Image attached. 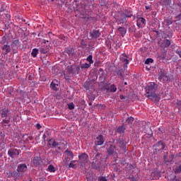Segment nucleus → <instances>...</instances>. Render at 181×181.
Listing matches in <instances>:
<instances>
[{
	"label": "nucleus",
	"instance_id": "obj_16",
	"mask_svg": "<svg viewBox=\"0 0 181 181\" xmlns=\"http://www.w3.org/2000/svg\"><path fill=\"white\" fill-rule=\"evenodd\" d=\"M168 54V52L166 50H163L161 52L160 54L158 55V59H160V60H166V55Z\"/></svg>",
	"mask_w": 181,
	"mask_h": 181
},
{
	"label": "nucleus",
	"instance_id": "obj_33",
	"mask_svg": "<svg viewBox=\"0 0 181 181\" xmlns=\"http://www.w3.org/2000/svg\"><path fill=\"white\" fill-rule=\"evenodd\" d=\"M56 86H59L58 84L54 83V82H52L50 84V87L54 91H57V87Z\"/></svg>",
	"mask_w": 181,
	"mask_h": 181
},
{
	"label": "nucleus",
	"instance_id": "obj_18",
	"mask_svg": "<svg viewBox=\"0 0 181 181\" xmlns=\"http://www.w3.org/2000/svg\"><path fill=\"white\" fill-rule=\"evenodd\" d=\"M0 114L2 118H6V117H8L9 110H8L6 107H5L4 109L0 111Z\"/></svg>",
	"mask_w": 181,
	"mask_h": 181
},
{
	"label": "nucleus",
	"instance_id": "obj_47",
	"mask_svg": "<svg viewBox=\"0 0 181 181\" xmlns=\"http://www.w3.org/2000/svg\"><path fill=\"white\" fill-rule=\"evenodd\" d=\"M149 63H153V59H152V58H148L146 60L145 64H149Z\"/></svg>",
	"mask_w": 181,
	"mask_h": 181
},
{
	"label": "nucleus",
	"instance_id": "obj_60",
	"mask_svg": "<svg viewBox=\"0 0 181 181\" xmlns=\"http://www.w3.org/2000/svg\"><path fill=\"white\" fill-rule=\"evenodd\" d=\"M177 156L178 158H181V152L178 153L177 154Z\"/></svg>",
	"mask_w": 181,
	"mask_h": 181
},
{
	"label": "nucleus",
	"instance_id": "obj_19",
	"mask_svg": "<svg viewBox=\"0 0 181 181\" xmlns=\"http://www.w3.org/2000/svg\"><path fill=\"white\" fill-rule=\"evenodd\" d=\"M66 70L69 74H76L75 65L68 66Z\"/></svg>",
	"mask_w": 181,
	"mask_h": 181
},
{
	"label": "nucleus",
	"instance_id": "obj_17",
	"mask_svg": "<svg viewBox=\"0 0 181 181\" xmlns=\"http://www.w3.org/2000/svg\"><path fill=\"white\" fill-rule=\"evenodd\" d=\"M125 129H127V128H125V126L121 125L117 128L116 131L118 134L122 135L125 133Z\"/></svg>",
	"mask_w": 181,
	"mask_h": 181
},
{
	"label": "nucleus",
	"instance_id": "obj_63",
	"mask_svg": "<svg viewBox=\"0 0 181 181\" xmlns=\"http://www.w3.org/2000/svg\"><path fill=\"white\" fill-rule=\"evenodd\" d=\"M175 181H181V179L180 178H177V179H175Z\"/></svg>",
	"mask_w": 181,
	"mask_h": 181
},
{
	"label": "nucleus",
	"instance_id": "obj_13",
	"mask_svg": "<svg viewBox=\"0 0 181 181\" xmlns=\"http://www.w3.org/2000/svg\"><path fill=\"white\" fill-rule=\"evenodd\" d=\"M96 145L100 146L104 144V136L102 134H100L97 138L95 141Z\"/></svg>",
	"mask_w": 181,
	"mask_h": 181
},
{
	"label": "nucleus",
	"instance_id": "obj_62",
	"mask_svg": "<svg viewBox=\"0 0 181 181\" xmlns=\"http://www.w3.org/2000/svg\"><path fill=\"white\" fill-rule=\"evenodd\" d=\"M120 163H122V165H125V163H125V160H122V161H120Z\"/></svg>",
	"mask_w": 181,
	"mask_h": 181
},
{
	"label": "nucleus",
	"instance_id": "obj_1",
	"mask_svg": "<svg viewBox=\"0 0 181 181\" xmlns=\"http://www.w3.org/2000/svg\"><path fill=\"white\" fill-rule=\"evenodd\" d=\"M158 84L155 83V82H151L147 86H146V97L156 103L160 101V96L155 93L158 90Z\"/></svg>",
	"mask_w": 181,
	"mask_h": 181
},
{
	"label": "nucleus",
	"instance_id": "obj_40",
	"mask_svg": "<svg viewBox=\"0 0 181 181\" xmlns=\"http://www.w3.org/2000/svg\"><path fill=\"white\" fill-rule=\"evenodd\" d=\"M134 117H129L127 119H126V122H127V124H132L134 122Z\"/></svg>",
	"mask_w": 181,
	"mask_h": 181
},
{
	"label": "nucleus",
	"instance_id": "obj_28",
	"mask_svg": "<svg viewBox=\"0 0 181 181\" xmlns=\"http://www.w3.org/2000/svg\"><path fill=\"white\" fill-rule=\"evenodd\" d=\"M169 155V152L164 153L163 155V160L165 163H169V158H168V156Z\"/></svg>",
	"mask_w": 181,
	"mask_h": 181
},
{
	"label": "nucleus",
	"instance_id": "obj_25",
	"mask_svg": "<svg viewBox=\"0 0 181 181\" xmlns=\"http://www.w3.org/2000/svg\"><path fill=\"white\" fill-rule=\"evenodd\" d=\"M9 122H11V116H8V119H4L1 122L2 125H4V127H7L8 124H9Z\"/></svg>",
	"mask_w": 181,
	"mask_h": 181
},
{
	"label": "nucleus",
	"instance_id": "obj_32",
	"mask_svg": "<svg viewBox=\"0 0 181 181\" xmlns=\"http://www.w3.org/2000/svg\"><path fill=\"white\" fill-rule=\"evenodd\" d=\"M38 52H39V49H33L31 52V56H33V57H36V56H37Z\"/></svg>",
	"mask_w": 181,
	"mask_h": 181
},
{
	"label": "nucleus",
	"instance_id": "obj_2",
	"mask_svg": "<svg viewBox=\"0 0 181 181\" xmlns=\"http://www.w3.org/2000/svg\"><path fill=\"white\" fill-rule=\"evenodd\" d=\"M153 148L156 153H158V152L162 153V151L166 150V143L160 140L158 141L156 144H154Z\"/></svg>",
	"mask_w": 181,
	"mask_h": 181
},
{
	"label": "nucleus",
	"instance_id": "obj_22",
	"mask_svg": "<svg viewBox=\"0 0 181 181\" xmlns=\"http://www.w3.org/2000/svg\"><path fill=\"white\" fill-rule=\"evenodd\" d=\"M2 50L5 51V54H8V53H11V45H8V44L4 45L1 47Z\"/></svg>",
	"mask_w": 181,
	"mask_h": 181
},
{
	"label": "nucleus",
	"instance_id": "obj_14",
	"mask_svg": "<svg viewBox=\"0 0 181 181\" xmlns=\"http://www.w3.org/2000/svg\"><path fill=\"white\" fill-rule=\"evenodd\" d=\"M117 21L118 22H120V23H125L127 22V17L125 14L124 13H119Z\"/></svg>",
	"mask_w": 181,
	"mask_h": 181
},
{
	"label": "nucleus",
	"instance_id": "obj_59",
	"mask_svg": "<svg viewBox=\"0 0 181 181\" xmlns=\"http://www.w3.org/2000/svg\"><path fill=\"white\" fill-rule=\"evenodd\" d=\"M120 100H124V98H125V96H124L123 95H120Z\"/></svg>",
	"mask_w": 181,
	"mask_h": 181
},
{
	"label": "nucleus",
	"instance_id": "obj_8",
	"mask_svg": "<svg viewBox=\"0 0 181 181\" xmlns=\"http://www.w3.org/2000/svg\"><path fill=\"white\" fill-rule=\"evenodd\" d=\"M83 87L86 90H94V81H86L83 84Z\"/></svg>",
	"mask_w": 181,
	"mask_h": 181
},
{
	"label": "nucleus",
	"instance_id": "obj_36",
	"mask_svg": "<svg viewBox=\"0 0 181 181\" xmlns=\"http://www.w3.org/2000/svg\"><path fill=\"white\" fill-rule=\"evenodd\" d=\"M91 66L90 64H83L81 65V69H90V66Z\"/></svg>",
	"mask_w": 181,
	"mask_h": 181
},
{
	"label": "nucleus",
	"instance_id": "obj_55",
	"mask_svg": "<svg viewBox=\"0 0 181 181\" xmlns=\"http://www.w3.org/2000/svg\"><path fill=\"white\" fill-rule=\"evenodd\" d=\"M114 172H117V173L119 175V169H118V168H115Z\"/></svg>",
	"mask_w": 181,
	"mask_h": 181
},
{
	"label": "nucleus",
	"instance_id": "obj_37",
	"mask_svg": "<svg viewBox=\"0 0 181 181\" xmlns=\"http://www.w3.org/2000/svg\"><path fill=\"white\" fill-rule=\"evenodd\" d=\"M5 141V133L0 132V142H4Z\"/></svg>",
	"mask_w": 181,
	"mask_h": 181
},
{
	"label": "nucleus",
	"instance_id": "obj_54",
	"mask_svg": "<svg viewBox=\"0 0 181 181\" xmlns=\"http://www.w3.org/2000/svg\"><path fill=\"white\" fill-rule=\"evenodd\" d=\"M36 128H37V129H40V128H42V125H40V124L37 123L36 124Z\"/></svg>",
	"mask_w": 181,
	"mask_h": 181
},
{
	"label": "nucleus",
	"instance_id": "obj_35",
	"mask_svg": "<svg viewBox=\"0 0 181 181\" xmlns=\"http://www.w3.org/2000/svg\"><path fill=\"white\" fill-rule=\"evenodd\" d=\"M69 162H70V158L69 157H65L63 163L64 166H67V165H69Z\"/></svg>",
	"mask_w": 181,
	"mask_h": 181
},
{
	"label": "nucleus",
	"instance_id": "obj_53",
	"mask_svg": "<svg viewBox=\"0 0 181 181\" xmlns=\"http://www.w3.org/2000/svg\"><path fill=\"white\" fill-rule=\"evenodd\" d=\"M76 73H78L80 71V66L75 65Z\"/></svg>",
	"mask_w": 181,
	"mask_h": 181
},
{
	"label": "nucleus",
	"instance_id": "obj_5",
	"mask_svg": "<svg viewBox=\"0 0 181 181\" xmlns=\"http://www.w3.org/2000/svg\"><path fill=\"white\" fill-rule=\"evenodd\" d=\"M115 144L120 148V149H124V151L127 149V142L121 139H117Z\"/></svg>",
	"mask_w": 181,
	"mask_h": 181
},
{
	"label": "nucleus",
	"instance_id": "obj_34",
	"mask_svg": "<svg viewBox=\"0 0 181 181\" xmlns=\"http://www.w3.org/2000/svg\"><path fill=\"white\" fill-rule=\"evenodd\" d=\"M122 62L124 63L125 66H124V69L127 67V64H129V60L127 59L126 58H120Z\"/></svg>",
	"mask_w": 181,
	"mask_h": 181
},
{
	"label": "nucleus",
	"instance_id": "obj_12",
	"mask_svg": "<svg viewBox=\"0 0 181 181\" xmlns=\"http://www.w3.org/2000/svg\"><path fill=\"white\" fill-rule=\"evenodd\" d=\"M94 160H95V162L101 163L103 162V160H104V158H103V153H97V154L95 156Z\"/></svg>",
	"mask_w": 181,
	"mask_h": 181
},
{
	"label": "nucleus",
	"instance_id": "obj_26",
	"mask_svg": "<svg viewBox=\"0 0 181 181\" xmlns=\"http://www.w3.org/2000/svg\"><path fill=\"white\" fill-rule=\"evenodd\" d=\"M123 13H124V16H126V18H132L134 15L131 13V11L125 10Z\"/></svg>",
	"mask_w": 181,
	"mask_h": 181
},
{
	"label": "nucleus",
	"instance_id": "obj_43",
	"mask_svg": "<svg viewBox=\"0 0 181 181\" xmlns=\"http://www.w3.org/2000/svg\"><path fill=\"white\" fill-rule=\"evenodd\" d=\"M129 32L130 33H134V32H136V29L135 28V26H132L129 28Z\"/></svg>",
	"mask_w": 181,
	"mask_h": 181
},
{
	"label": "nucleus",
	"instance_id": "obj_51",
	"mask_svg": "<svg viewBox=\"0 0 181 181\" xmlns=\"http://www.w3.org/2000/svg\"><path fill=\"white\" fill-rule=\"evenodd\" d=\"M175 53H176L177 54H178V56H179L180 57H181V50H180V49H176V50H175Z\"/></svg>",
	"mask_w": 181,
	"mask_h": 181
},
{
	"label": "nucleus",
	"instance_id": "obj_6",
	"mask_svg": "<svg viewBox=\"0 0 181 181\" xmlns=\"http://www.w3.org/2000/svg\"><path fill=\"white\" fill-rule=\"evenodd\" d=\"M8 155L10 158H13L15 156H19V150L11 148L8 151Z\"/></svg>",
	"mask_w": 181,
	"mask_h": 181
},
{
	"label": "nucleus",
	"instance_id": "obj_4",
	"mask_svg": "<svg viewBox=\"0 0 181 181\" xmlns=\"http://www.w3.org/2000/svg\"><path fill=\"white\" fill-rule=\"evenodd\" d=\"M158 80H160V81H162V80H163V81H168V76H166L165 69H161L158 71Z\"/></svg>",
	"mask_w": 181,
	"mask_h": 181
},
{
	"label": "nucleus",
	"instance_id": "obj_30",
	"mask_svg": "<svg viewBox=\"0 0 181 181\" xmlns=\"http://www.w3.org/2000/svg\"><path fill=\"white\" fill-rule=\"evenodd\" d=\"M49 49V47H42V48H40V53H43L44 54H46V53H48Z\"/></svg>",
	"mask_w": 181,
	"mask_h": 181
},
{
	"label": "nucleus",
	"instance_id": "obj_50",
	"mask_svg": "<svg viewBox=\"0 0 181 181\" xmlns=\"http://www.w3.org/2000/svg\"><path fill=\"white\" fill-rule=\"evenodd\" d=\"M69 168H72V169H76V164L73 163H70L69 165Z\"/></svg>",
	"mask_w": 181,
	"mask_h": 181
},
{
	"label": "nucleus",
	"instance_id": "obj_9",
	"mask_svg": "<svg viewBox=\"0 0 181 181\" xmlns=\"http://www.w3.org/2000/svg\"><path fill=\"white\" fill-rule=\"evenodd\" d=\"M90 36L91 39H98L100 36H101V33L99 30H93V31L90 32Z\"/></svg>",
	"mask_w": 181,
	"mask_h": 181
},
{
	"label": "nucleus",
	"instance_id": "obj_61",
	"mask_svg": "<svg viewBox=\"0 0 181 181\" xmlns=\"http://www.w3.org/2000/svg\"><path fill=\"white\" fill-rule=\"evenodd\" d=\"M28 139H30V141H32L33 139V137L32 136H28Z\"/></svg>",
	"mask_w": 181,
	"mask_h": 181
},
{
	"label": "nucleus",
	"instance_id": "obj_42",
	"mask_svg": "<svg viewBox=\"0 0 181 181\" xmlns=\"http://www.w3.org/2000/svg\"><path fill=\"white\" fill-rule=\"evenodd\" d=\"M65 152L66 153H68V155H69V156H71V158H74V154L73 153V151L67 149Z\"/></svg>",
	"mask_w": 181,
	"mask_h": 181
},
{
	"label": "nucleus",
	"instance_id": "obj_52",
	"mask_svg": "<svg viewBox=\"0 0 181 181\" xmlns=\"http://www.w3.org/2000/svg\"><path fill=\"white\" fill-rule=\"evenodd\" d=\"M129 179L130 181H136V179H135V177L134 175L129 176Z\"/></svg>",
	"mask_w": 181,
	"mask_h": 181
},
{
	"label": "nucleus",
	"instance_id": "obj_11",
	"mask_svg": "<svg viewBox=\"0 0 181 181\" xmlns=\"http://www.w3.org/2000/svg\"><path fill=\"white\" fill-rule=\"evenodd\" d=\"M28 170V166L26 164L23 163L18 165L17 171L21 173H25Z\"/></svg>",
	"mask_w": 181,
	"mask_h": 181
},
{
	"label": "nucleus",
	"instance_id": "obj_56",
	"mask_svg": "<svg viewBox=\"0 0 181 181\" xmlns=\"http://www.w3.org/2000/svg\"><path fill=\"white\" fill-rule=\"evenodd\" d=\"M137 26H138L139 28H142V25H141V22H139V21H137Z\"/></svg>",
	"mask_w": 181,
	"mask_h": 181
},
{
	"label": "nucleus",
	"instance_id": "obj_23",
	"mask_svg": "<svg viewBox=\"0 0 181 181\" xmlns=\"http://www.w3.org/2000/svg\"><path fill=\"white\" fill-rule=\"evenodd\" d=\"M118 32L120 33V35L124 37V36H125L126 33H127V28H124V27H119L117 29Z\"/></svg>",
	"mask_w": 181,
	"mask_h": 181
},
{
	"label": "nucleus",
	"instance_id": "obj_20",
	"mask_svg": "<svg viewBox=\"0 0 181 181\" xmlns=\"http://www.w3.org/2000/svg\"><path fill=\"white\" fill-rule=\"evenodd\" d=\"M48 144L49 146H52V148H56V146H59V143H57L54 139H50L48 141Z\"/></svg>",
	"mask_w": 181,
	"mask_h": 181
},
{
	"label": "nucleus",
	"instance_id": "obj_64",
	"mask_svg": "<svg viewBox=\"0 0 181 181\" xmlns=\"http://www.w3.org/2000/svg\"><path fill=\"white\" fill-rule=\"evenodd\" d=\"M64 40H67V37H64Z\"/></svg>",
	"mask_w": 181,
	"mask_h": 181
},
{
	"label": "nucleus",
	"instance_id": "obj_49",
	"mask_svg": "<svg viewBox=\"0 0 181 181\" xmlns=\"http://www.w3.org/2000/svg\"><path fill=\"white\" fill-rule=\"evenodd\" d=\"M98 180L100 181H108L105 177H98Z\"/></svg>",
	"mask_w": 181,
	"mask_h": 181
},
{
	"label": "nucleus",
	"instance_id": "obj_58",
	"mask_svg": "<svg viewBox=\"0 0 181 181\" xmlns=\"http://www.w3.org/2000/svg\"><path fill=\"white\" fill-rule=\"evenodd\" d=\"M177 19H179V20L181 19V13L177 16Z\"/></svg>",
	"mask_w": 181,
	"mask_h": 181
},
{
	"label": "nucleus",
	"instance_id": "obj_15",
	"mask_svg": "<svg viewBox=\"0 0 181 181\" xmlns=\"http://www.w3.org/2000/svg\"><path fill=\"white\" fill-rule=\"evenodd\" d=\"M42 163V158L40 157H35L33 160V164L34 166H39Z\"/></svg>",
	"mask_w": 181,
	"mask_h": 181
},
{
	"label": "nucleus",
	"instance_id": "obj_38",
	"mask_svg": "<svg viewBox=\"0 0 181 181\" xmlns=\"http://www.w3.org/2000/svg\"><path fill=\"white\" fill-rule=\"evenodd\" d=\"M86 60L89 62V64H93V63H94V61H93V55H89Z\"/></svg>",
	"mask_w": 181,
	"mask_h": 181
},
{
	"label": "nucleus",
	"instance_id": "obj_24",
	"mask_svg": "<svg viewBox=\"0 0 181 181\" xmlns=\"http://www.w3.org/2000/svg\"><path fill=\"white\" fill-rule=\"evenodd\" d=\"M80 46L82 47V49H86V47H87V41L82 39L81 40Z\"/></svg>",
	"mask_w": 181,
	"mask_h": 181
},
{
	"label": "nucleus",
	"instance_id": "obj_10",
	"mask_svg": "<svg viewBox=\"0 0 181 181\" xmlns=\"http://www.w3.org/2000/svg\"><path fill=\"white\" fill-rule=\"evenodd\" d=\"M91 168L92 169H95L96 170H98V172L101 171V163H98L97 161H93L91 163Z\"/></svg>",
	"mask_w": 181,
	"mask_h": 181
},
{
	"label": "nucleus",
	"instance_id": "obj_44",
	"mask_svg": "<svg viewBox=\"0 0 181 181\" xmlns=\"http://www.w3.org/2000/svg\"><path fill=\"white\" fill-rule=\"evenodd\" d=\"M6 37H2V38H1V42H0V44L1 45H6Z\"/></svg>",
	"mask_w": 181,
	"mask_h": 181
},
{
	"label": "nucleus",
	"instance_id": "obj_3",
	"mask_svg": "<svg viewBox=\"0 0 181 181\" xmlns=\"http://www.w3.org/2000/svg\"><path fill=\"white\" fill-rule=\"evenodd\" d=\"M105 146L108 155H114V152L115 149H117V146L112 144L111 141H109L105 144Z\"/></svg>",
	"mask_w": 181,
	"mask_h": 181
},
{
	"label": "nucleus",
	"instance_id": "obj_45",
	"mask_svg": "<svg viewBox=\"0 0 181 181\" xmlns=\"http://www.w3.org/2000/svg\"><path fill=\"white\" fill-rule=\"evenodd\" d=\"M122 73H124V69H120L117 71V74L120 76L121 78H124V75H122Z\"/></svg>",
	"mask_w": 181,
	"mask_h": 181
},
{
	"label": "nucleus",
	"instance_id": "obj_46",
	"mask_svg": "<svg viewBox=\"0 0 181 181\" xmlns=\"http://www.w3.org/2000/svg\"><path fill=\"white\" fill-rule=\"evenodd\" d=\"M69 110H74V103H70L68 104Z\"/></svg>",
	"mask_w": 181,
	"mask_h": 181
},
{
	"label": "nucleus",
	"instance_id": "obj_57",
	"mask_svg": "<svg viewBox=\"0 0 181 181\" xmlns=\"http://www.w3.org/2000/svg\"><path fill=\"white\" fill-rule=\"evenodd\" d=\"M6 18L7 19H11V15L6 14Z\"/></svg>",
	"mask_w": 181,
	"mask_h": 181
},
{
	"label": "nucleus",
	"instance_id": "obj_27",
	"mask_svg": "<svg viewBox=\"0 0 181 181\" xmlns=\"http://www.w3.org/2000/svg\"><path fill=\"white\" fill-rule=\"evenodd\" d=\"M49 135H50V133L49 132V131L47 130L42 136L44 144H46V138H47V136H49Z\"/></svg>",
	"mask_w": 181,
	"mask_h": 181
},
{
	"label": "nucleus",
	"instance_id": "obj_29",
	"mask_svg": "<svg viewBox=\"0 0 181 181\" xmlns=\"http://www.w3.org/2000/svg\"><path fill=\"white\" fill-rule=\"evenodd\" d=\"M163 45H164V47H169V46H170L171 45L170 40H169L168 39H166L165 40L163 41Z\"/></svg>",
	"mask_w": 181,
	"mask_h": 181
},
{
	"label": "nucleus",
	"instance_id": "obj_48",
	"mask_svg": "<svg viewBox=\"0 0 181 181\" xmlns=\"http://www.w3.org/2000/svg\"><path fill=\"white\" fill-rule=\"evenodd\" d=\"M138 21H139L140 23H143V25H145V22H146L145 18H139L138 19Z\"/></svg>",
	"mask_w": 181,
	"mask_h": 181
},
{
	"label": "nucleus",
	"instance_id": "obj_21",
	"mask_svg": "<svg viewBox=\"0 0 181 181\" xmlns=\"http://www.w3.org/2000/svg\"><path fill=\"white\" fill-rule=\"evenodd\" d=\"M20 45H21V42L19 41V40H16L12 42L11 46L12 47V49L15 50L14 47H19Z\"/></svg>",
	"mask_w": 181,
	"mask_h": 181
},
{
	"label": "nucleus",
	"instance_id": "obj_31",
	"mask_svg": "<svg viewBox=\"0 0 181 181\" xmlns=\"http://www.w3.org/2000/svg\"><path fill=\"white\" fill-rule=\"evenodd\" d=\"M109 90L111 93H115V91H117V86H115V84H112L110 86Z\"/></svg>",
	"mask_w": 181,
	"mask_h": 181
},
{
	"label": "nucleus",
	"instance_id": "obj_39",
	"mask_svg": "<svg viewBox=\"0 0 181 181\" xmlns=\"http://www.w3.org/2000/svg\"><path fill=\"white\" fill-rule=\"evenodd\" d=\"M175 173H181V165H180L175 168Z\"/></svg>",
	"mask_w": 181,
	"mask_h": 181
},
{
	"label": "nucleus",
	"instance_id": "obj_41",
	"mask_svg": "<svg viewBox=\"0 0 181 181\" xmlns=\"http://www.w3.org/2000/svg\"><path fill=\"white\" fill-rule=\"evenodd\" d=\"M48 170L49 172H56V170L54 169V166L53 165H49L48 166Z\"/></svg>",
	"mask_w": 181,
	"mask_h": 181
},
{
	"label": "nucleus",
	"instance_id": "obj_7",
	"mask_svg": "<svg viewBox=\"0 0 181 181\" xmlns=\"http://www.w3.org/2000/svg\"><path fill=\"white\" fill-rule=\"evenodd\" d=\"M79 163H87L88 162V155L83 153L78 156Z\"/></svg>",
	"mask_w": 181,
	"mask_h": 181
}]
</instances>
